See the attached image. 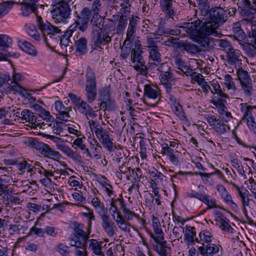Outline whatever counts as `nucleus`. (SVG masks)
Masks as SVG:
<instances>
[{
	"mask_svg": "<svg viewBox=\"0 0 256 256\" xmlns=\"http://www.w3.org/2000/svg\"><path fill=\"white\" fill-rule=\"evenodd\" d=\"M178 48L181 51H186L188 54L194 56L200 52L198 47L194 44L188 40H179Z\"/></svg>",
	"mask_w": 256,
	"mask_h": 256,
	"instance_id": "4468645a",
	"label": "nucleus"
},
{
	"mask_svg": "<svg viewBox=\"0 0 256 256\" xmlns=\"http://www.w3.org/2000/svg\"><path fill=\"white\" fill-rule=\"evenodd\" d=\"M26 32L29 36L37 41L40 40V36L35 26L31 25L26 28Z\"/></svg>",
	"mask_w": 256,
	"mask_h": 256,
	"instance_id": "4c0bfd02",
	"label": "nucleus"
},
{
	"mask_svg": "<svg viewBox=\"0 0 256 256\" xmlns=\"http://www.w3.org/2000/svg\"><path fill=\"white\" fill-rule=\"evenodd\" d=\"M94 208L96 210L100 218L108 215L107 208H105L104 205L102 202L96 206Z\"/></svg>",
	"mask_w": 256,
	"mask_h": 256,
	"instance_id": "864d4df0",
	"label": "nucleus"
},
{
	"mask_svg": "<svg viewBox=\"0 0 256 256\" xmlns=\"http://www.w3.org/2000/svg\"><path fill=\"white\" fill-rule=\"evenodd\" d=\"M126 44H124L122 48V53L120 56L122 57V59L126 58L130 54L132 53V49H131L130 46H126Z\"/></svg>",
	"mask_w": 256,
	"mask_h": 256,
	"instance_id": "4d7b16f0",
	"label": "nucleus"
},
{
	"mask_svg": "<svg viewBox=\"0 0 256 256\" xmlns=\"http://www.w3.org/2000/svg\"><path fill=\"white\" fill-rule=\"evenodd\" d=\"M20 114L22 120H24L26 122L32 124H35L36 121V117L29 110H24L20 112Z\"/></svg>",
	"mask_w": 256,
	"mask_h": 256,
	"instance_id": "bb28decb",
	"label": "nucleus"
},
{
	"mask_svg": "<svg viewBox=\"0 0 256 256\" xmlns=\"http://www.w3.org/2000/svg\"><path fill=\"white\" fill-rule=\"evenodd\" d=\"M26 142L30 146L38 150L39 152L44 157L49 158H60V156L58 152L54 151L48 144L39 142L35 138H28Z\"/></svg>",
	"mask_w": 256,
	"mask_h": 256,
	"instance_id": "423d86ee",
	"label": "nucleus"
},
{
	"mask_svg": "<svg viewBox=\"0 0 256 256\" xmlns=\"http://www.w3.org/2000/svg\"><path fill=\"white\" fill-rule=\"evenodd\" d=\"M237 4L242 12L245 11L246 9H253V6L249 0H238Z\"/></svg>",
	"mask_w": 256,
	"mask_h": 256,
	"instance_id": "37998d69",
	"label": "nucleus"
},
{
	"mask_svg": "<svg viewBox=\"0 0 256 256\" xmlns=\"http://www.w3.org/2000/svg\"><path fill=\"white\" fill-rule=\"evenodd\" d=\"M158 32L161 34L177 36L180 34L181 31L178 28L171 29L168 28H162L159 26L158 29Z\"/></svg>",
	"mask_w": 256,
	"mask_h": 256,
	"instance_id": "2f4dec72",
	"label": "nucleus"
},
{
	"mask_svg": "<svg viewBox=\"0 0 256 256\" xmlns=\"http://www.w3.org/2000/svg\"><path fill=\"white\" fill-rule=\"evenodd\" d=\"M200 11V14L202 16H206V18H210V6H206L203 7L198 8Z\"/></svg>",
	"mask_w": 256,
	"mask_h": 256,
	"instance_id": "774afa93",
	"label": "nucleus"
},
{
	"mask_svg": "<svg viewBox=\"0 0 256 256\" xmlns=\"http://www.w3.org/2000/svg\"><path fill=\"white\" fill-rule=\"evenodd\" d=\"M226 104H213L216 108H217L218 112L222 116L224 114V112L226 111Z\"/></svg>",
	"mask_w": 256,
	"mask_h": 256,
	"instance_id": "338daca9",
	"label": "nucleus"
},
{
	"mask_svg": "<svg viewBox=\"0 0 256 256\" xmlns=\"http://www.w3.org/2000/svg\"><path fill=\"white\" fill-rule=\"evenodd\" d=\"M218 46L226 52L232 48L230 42L227 40H218Z\"/></svg>",
	"mask_w": 256,
	"mask_h": 256,
	"instance_id": "8fccbe9b",
	"label": "nucleus"
},
{
	"mask_svg": "<svg viewBox=\"0 0 256 256\" xmlns=\"http://www.w3.org/2000/svg\"><path fill=\"white\" fill-rule=\"evenodd\" d=\"M240 106L241 110L244 113V118H246L247 120L254 118L252 115V111L254 108H256L255 106H247L246 103H242Z\"/></svg>",
	"mask_w": 256,
	"mask_h": 256,
	"instance_id": "7c9ffc66",
	"label": "nucleus"
},
{
	"mask_svg": "<svg viewBox=\"0 0 256 256\" xmlns=\"http://www.w3.org/2000/svg\"><path fill=\"white\" fill-rule=\"evenodd\" d=\"M228 95L225 93L218 96L214 95L212 98V104H227L226 99H228Z\"/></svg>",
	"mask_w": 256,
	"mask_h": 256,
	"instance_id": "ea45409f",
	"label": "nucleus"
},
{
	"mask_svg": "<svg viewBox=\"0 0 256 256\" xmlns=\"http://www.w3.org/2000/svg\"><path fill=\"white\" fill-rule=\"evenodd\" d=\"M77 28H78V24H72L62 35V38L70 40V37L72 36V34Z\"/></svg>",
	"mask_w": 256,
	"mask_h": 256,
	"instance_id": "603ef678",
	"label": "nucleus"
},
{
	"mask_svg": "<svg viewBox=\"0 0 256 256\" xmlns=\"http://www.w3.org/2000/svg\"><path fill=\"white\" fill-rule=\"evenodd\" d=\"M222 198L228 204L232 209L238 208V205L234 202L230 194L223 186H220L218 189Z\"/></svg>",
	"mask_w": 256,
	"mask_h": 256,
	"instance_id": "4be33fe9",
	"label": "nucleus"
},
{
	"mask_svg": "<svg viewBox=\"0 0 256 256\" xmlns=\"http://www.w3.org/2000/svg\"><path fill=\"white\" fill-rule=\"evenodd\" d=\"M205 194H200L199 192L192 190L190 192L186 193V196L190 198H196L202 202L204 196Z\"/></svg>",
	"mask_w": 256,
	"mask_h": 256,
	"instance_id": "13d9d810",
	"label": "nucleus"
},
{
	"mask_svg": "<svg viewBox=\"0 0 256 256\" xmlns=\"http://www.w3.org/2000/svg\"><path fill=\"white\" fill-rule=\"evenodd\" d=\"M102 226L109 236H112L114 234V223L108 215L102 216Z\"/></svg>",
	"mask_w": 256,
	"mask_h": 256,
	"instance_id": "a211bd4d",
	"label": "nucleus"
},
{
	"mask_svg": "<svg viewBox=\"0 0 256 256\" xmlns=\"http://www.w3.org/2000/svg\"><path fill=\"white\" fill-rule=\"evenodd\" d=\"M233 32L235 34V36L239 38L240 40H244L246 38V34L240 28H234Z\"/></svg>",
	"mask_w": 256,
	"mask_h": 256,
	"instance_id": "680f3d73",
	"label": "nucleus"
},
{
	"mask_svg": "<svg viewBox=\"0 0 256 256\" xmlns=\"http://www.w3.org/2000/svg\"><path fill=\"white\" fill-rule=\"evenodd\" d=\"M98 140L108 152H112L114 151V149L113 148L114 144L112 142V138L110 137L108 132L104 136H102V138H100Z\"/></svg>",
	"mask_w": 256,
	"mask_h": 256,
	"instance_id": "a878e982",
	"label": "nucleus"
},
{
	"mask_svg": "<svg viewBox=\"0 0 256 256\" xmlns=\"http://www.w3.org/2000/svg\"><path fill=\"white\" fill-rule=\"evenodd\" d=\"M128 18L126 15H122L120 16L116 28V32L118 34H122L127 26Z\"/></svg>",
	"mask_w": 256,
	"mask_h": 256,
	"instance_id": "c756f323",
	"label": "nucleus"
},
{
	"mask_svg": "<svg viewBox=\"0 0 256 256\" xmlns=\"http://www.w3.org/2000/svg\"><path fill=\"white\" fill-rule=\"evenodd\" d=\"M85 76L86 79L85 94L88 102L92 104L96 99L97 92L95 74L89 66L86 68Z\"/></svg>",
	"mask_w": 256,
	"mask_h": 256,
	"instance_id": "39448f33",
	"label": "nucleus"
},
{
	"mask_svg": "<svg viewBox=\"0 0 256 256\" xmlns=\"http://www.w3.org/2000/svg\"><path fill=\"white\" fill-rule=\"evenodd\" d=\"M140 45H135V48H132L130 60L133 63H136V64L134 66V68L139 72L140 74L145 75L147 74L148 68L145 65V62L142 56V54L144 53Z\"/></svg>",
	"mask_w": 256,
	"mask_h": 256,
	"instance_id": "6e6552de",
	"label": "nucleus"
},
{
	"mask_svg": "<svg viewBox=\"0 0 256 256\" xmlns=\"http://www.w3.org/2000/svg\"><path fill=\"white\" fill-rule=\"evenodd\" d=\"M224 80L225 82V85L228 90H235L236 89V85L232 80V78L230 74H226L224 76Z\"/></svg>",
	"mask_w": 256,
	"mask_h": 256,
	"instance_id": "c03bdc74",
	"label": "nucleus"
},
{
	"mask_svg": "<svg viewBox=\"0 0 256 256\" xmlns=\"http://www.w3.org/2000/svg\"><path fill=\"white\" fill-rule=\"evenodd\" d=\"M190 76L192 77V79L196 81L199 84H201L204 82V79L202 78L203 76L202 74L193 72Z\"/></svg>",
	"mask_w": 256,
	"mask_h": 256,
	"instance_id": "69168bd1",
	"label": "nucleus"
},
{
	"mask_svg": "<svg viewBox=\"0 0 256 256\" xmlns=\"http://www.w3.org/2000/svg\"><path fill=\"white\" fill-rule=\"evenodd\" d=\"M118 4L116 7L120 6L119 12L122 15L127 14L130 12L131 4L130 0H123L120 2H116Z\"/></svg>",
	"mask_w": 256,
	"mask_h": 256,
	"instance_id": "cd10ccee",
	"label": "nucleus"
},
{
	"mask_svg": "<svg viewBox=\"0 0 256 256\" xmlns=\"http://www.w3.org/2000/svg\"><path fill=\"white\" fill-rule=\"evenodd\" d=\"M92 12L90 10L87 8H84L78 16V20L74 24H78V28L80 31L84 32L88 28V24L91 18Z\"/></svg>",
	"mask_w": 256,
	"mask_h": 256,
	"instance_id": "9b49d317",
	"label": "nucleus"
},
{
	"mask_svg": "<svg viewBox=\"0 0 256 256\" xmlns=\"http://www.w3.org/2000/svg\"><path fill=\"white\" fill-rule=\"evenodd\" d=\"M184 240L188 245L193 244L195 242H200L199 239L196 237V228L194 226H186Z\"/></svg>",
	"mask_w": 256,
	"mask_h": 256,
	"instance_id": "f3484780",
	"label": "nucleus"
},
{
	"mask_svg": "<svg viewBox=\"0 0 256 256\" xmlns=\"http://www.w3.org/2000/svg\"><path fill=\"white\" fill-rule=\"evenodd\" d=\"M213 87V89L211 90V92L214 94H216V96L220 95L221 94H224L222 91L221 86L218 83H214L212 84Z\"/></svg>",
	"mask_w": 256,
	"mask_h": 256,
	"instance_id": "0e129e2a",
	"label": "nucleus"
},
{
	"mask_svg": "<svg viewBox=\"0 0 256 256\" xmlns=\"http://www.w3.org/2000/svg\"><path fill=\"white\" fill-rule=\"evenodd\" d=\"M100 25V23H99ZM91 48L92 50L102 48V46L108 45L112 41V37L107 32L102 31L100 26H94L91 34Z\"/></svg>",
	"mask_w": 256,
	"mask_h": 256,
	"instance_id": "20e7f679",
	"label": "nucleus"
},
{
	"mask_svg": "<svg viewBox=\"0 0 256 256\" xmlns=\"http://www.w3.org/2000/svg\"><path fill=\"white\" fill-rule=\"evenodd\" d=\"M144 95L148 98L156 100L160 96V90L156 85L146 84L144 86Z\"/></svg>",
	"mask_w": 256,
	"mask_h": 256,
	"instance_id": "dca6fc26",
	"label": "nucleus"
},
{
	"mask_svg": "<svg viewBox=\"0 0 256 256\" xmlns=\"http://www.w3.org/2000/svg\"><path fill=\"white\" fill-rule=\"evenodd\" d=\"M200 242L202 241L206 243H210L212 240V234L208 230H202L198 234Z\"/></svg>",
	"mask_w": 256,
	"mask_h": 256,
	"instance_id": "f704fd0d",
	"label": "nucleus"
},
{
	"mask_svg": "<svg viewBox=\"0 0 256 256\" xmlns=\"http://www.w3.org/2000/svg\"><path fill=\"white\" fill-rule=\"evenodd\" d=\"M203 200H202V202L206 204L208 208L206 209H212L214 208H218V206L216 204V200L215 198L211 197L210 196L205 194Z\"/></svg>",
	"mask_w": 256,
	"mask_h": 256,
	"instance_id": "72a5a7b5",
	"label": "nucleus"
},
{
	"mask_svg": "<svg viewBox=\"0 0 256 256\" xmlns=\"http://www.w3.org/2000/svg\"><path fill=\"white\" fill-rule=\"evenodd\" d=\"M239 195L240 196L242 203L244 206H248L250 204V199L248 198V194L246 192H242V191L240 190Z\"/></svg>",
	"mask_w": 256,
	"mask_h": 256,
	"instance_id": "bf43d9fd",
	"label": "nucleus"
},
{
	"mask_svg": "<svg viewBox=\"0 0 256 256\" xmlns=\"http://www.w3.org/2000/svg\"><path fill=\"white\" fill-rule=\"evenodd\" d=\"M18 46L25 52L33 56H36L37 51L35 47L30 42L26 41L19 42Z\"/></svg>",
	"mask_w": 256,
	"mask_h": 256,
	"instance_id": "b1692460",
	"label": "nucleus"
},
{
	"mask_svg": "<svg viewBox=\"0 0 256 256\" xmlns=\"http://www.w3.org/2000/svg\"><path fill=\"white\" fill-rule=\"evenodd\" d=\"M210 26L208 24L206 26L202 25L200 32L192 40L198 44L200 52L207 50L210 46H212L213 40L208 37L209 36L220 37L221 35L220 30L209 28Z\"/></svg>",
	"mask_w": 256,
	"mask_h": 256,
	"instance_id": "f03ea898",
	"label": "nucleus"
},
{
	"mask_svg": "<svg viewBox=\"0 0 256 256\" xmlns=\"http://www.w3.org/2000/svg\"><path fill=\"white\" fill-rule=\"evenodd\" d=\"M161 146L162 149L160 154L162 155L166 156V157L175 152L174 150L168 146V143L164 142L162 144Z\"/></svg>",
	"mask_w": 256,
	"mask_h": 256,
	"instance_id": "3c124183",
	"label": "nucleus"
},
{
	"mask_svg": "<svg viewBox=\"0 0 256 256\" xmlns=\"http://www.w3.org/2000/svg\"><path fill=\"white\" fill-rule=\"evenodd\" d=\"M12 42V38L6 34H0V47H4V51Z\"/></svg>",
	"mask_w": 256,
	"mask_h": 256,
	"instance_id": "c9c22d12",
	"label": "nucleus"
},
{
	"mask_svg": "<svg viewBox=\"0 0 256 256\" xmlns=\"http://www.w3.org/2000/svg\"><path fill=\"white\" fill-rule=\"evenodd\" d=\"M202 245L204 246V244H202ZM198 250L201 254L213 256L218 253L220 249L218 244L209 243L206 247L204 246L198 247Z\"/></svg>",
	"mask_w": 256,
	"mask_h": 256,
	"instance_id": "aec40b11",
	"label": "nucleus"
},
{
	"mask_svg": "<svg viewBox=\"0 0 256 256\" xmlns=\"http://www.w3.org/2000/svg\"><path fill=\"white\" fill-rule=\"evenodd\" d=\"M71 12L68 4L66 1H62L57 4L52 10V17L56 24L65 23L69 18Z\"/></svg>",
	"mask_w": 256,
	"mask_h": 256,
	"instance_id": "0eeeda50",
	"label": "nucleus"
},
{
	"mask_svg": "<svg viewBox=\"0 0 256 256\" xmlns=\"http://www.w3.org/2000/svg\"><path fill=\"white\" fill-rule=\"evenodd\" d=\"M226 12L220 7H215L210 9V18L204 19L202 26L210 25L209 28L219 30L218 28L226 20Z\"/></svg>",
	"mask_w": 256,
	"mask_h": 256,
	"instance_id": "7ed1b4c3",
	"label": "nucleus"
},
{
	"mask_svg": "<svg viewBox=\"0 0 256 256\" xmlns=\"http://www.w3.org/2000/svg\"><path fill=\"white\" fill-rule=\"evenodd\" d=\"M208 124L212 128L215 132L220 134H222L230 130V126L224 124L223 120L217 118L214 115H209L205 118Z\"/></svg>",
	"mask_w": 256,
	"mask_h": 256,
	"instance_id": "9d476101",
	"label": "nucleus"
},
{
	"mask_svg": "<svg viewBox=\"0 0 256 256\" xmlns=\"http://www.w3.org/2000/svg\"><path fill=\"white\" fill-rule=\"evenodd\" d=\"M39 0H23L22 2L21 10L24 16H28L32 12L36 14Z\"/></svg>",
	"mask_w": 256,
	"mask_h": 256,
	"instance_id": "f8f14e48",
	"label": "nucleus"
},
{
	"mask_svg": "<svg viewBox=\"0 0 256 256\" xmlns=\"http://www.w3.org/2000/svg\"><path fill=\"white\" fill-rule=\"evenodd\" d=\"M36 24L42 32L44 42L49 48L52 46H56L59 43L60 36L58 34L62 33L58 27L54 26L48 21L44 22L41 16H38L36 20Z\"/></svg>",
	"mask_w": 256,
	"mask_h": 256,
	"instance_id": "f257e3e1",
	"label": "nucleus"
},
{
	"mask_svg": "<svg viewBox=\"0 0 256 256\" xmlns=\"http://www.w3.org/2000/svg\"><path fill=\"white\" fill-rule=\"evenodd\" d=\"M110 208H109V210L112 216L113 217V218L114 220L115 216L114 214L116 212H119L118 206H120V208L123 210V208H124L126 206L124 200L122 198H112L110 201Z\"/></svg>",
	"mask_w": 256,
	"mask_h": 256,
	"instance_id": "412c9836",
	"label": "nucleus"
},
{
	"mask_svg": "<svg viewBox=\"0 0 256 256\" xmlns=\"http://www.w3.org/2000/svg\"><path fill=\"white\" fill-rule=\"evenodd\" d=\"M204 22L198 18L193 22L184 23L183 26H178L186 32L189 38L193 40L201 31V26Z\"/></svg>",
	"mask_w": 256,
	"mask_h": 256,
	"instance_id": "1a4fd4ad",
	"label": "nucleus"
},
{
	"mask_svg": "<svg viewBox=\"0 0 256 256\" xmlns=\"http://www.w3.org/2000/svg\"><path fill=\"white\" fill-rule=\"evenodd\" d=\"M76 53L78 56L84 55L88 52V40L84 37L74 36V37Z\"/></svg>",
	"mask_w": 256,
	"mask_h": 256,
	"instance_id": "ddd939ff",
	"label": "nucleus"
},
{
	"mask_svg": "<svg viewBox=\"0 0 256 256\" xmlns=\"http://www.w3.org/2000/svg\"><path fill=\"white\" fill-rule=\"evenodd\" d=\"M154 232L156 236L152 235L151 237L154 239L155 242L160 246H164L166 243V240H164V233L162 232L161 228H155Z\"/></svg>",
	"mask_w": 256,
	"mask_h": 256,
	"instance_id": "c85d7f7f",
	"label": "nucleus"
},
{
	"mask_svg": "<svg viewBox=\"0 0 256 256\" xmlns=\"http://www.w3.org/2000/svg\"><path fill=\"white\" fill-rule=\"evenodd\" d=\"M58 148L64 152L68 156L70 157L74 152L69 146L64 144L58 145Z\"/></svg>",
	"mask_w": 256,
	"mask_h": 256,
	"instance_id": "e2e57ef3",
	"label": "nucleus"
},
{
	"mask_svg": "<svg viewBox=\"0 0 256 256\" xmlns=\"http://www.w3.org/2000/svg\"><path fill=\"white\" fill-rule=\"evenodd\" d=\"M74 232V235L76 238H82V240L85 242H86L89 238V234H86V232L82 230V228H77V230H75Z\"/></svg>",
	"mask_w": 256,
	"mask_h": 256,
	"instance_id": "a18cd8bd",
	"label": "nucleus"
},
{
	"mask_svg": "<svg viewBox=\"0 0 256 256\" xmlns=\"http://www.w3.org/2000/svg\"><path fill=\"white\" fill-rule=\"evenodd\" d=\"M226 53L227 54V62L228 64L232 66L236 65V61L241 54L239 50L232 48L226 52Z\"/></svg>",
	"mask_w": 256,
	"mask_h": 256,
	"instance_id": "5701e85b",
	"label": "nucleus"
},
{
	"mask_svg": "<svg viewBox=\"0 0 256 256\" xmlns=\"http://www.w3.org/2000/svg\"><path fill=\"white\" fill-rule=\"evenodd\" d=\"M111 98L110 90L108 87H104L102 88L100 92V100H108Z\"/></svg>",
	"mask_w": 256,
	"mask_h": 256,
	"instance_id": "de8ad7c7",
	"label": "nucleus"
},
{
	"mask_svg": "<svg viewBox=\"0 0 256 256\" xmlns=\"http://www.w3.org/2000/svg\"><path fill=\"white\" fill-rule=\"evenodd\" d=\"M175 78H172L169 79L162 80L161 82L164 86L166 92L170 93L172 91V86L174 85Z\"/></svg>",
	"mask_w": 256,
	"mask_h": 256,
	"instance_id": "79ce46f5",
	"label": "nucleus"
},
{
	"mask_svg": "<svg viewBox=\"0 0 256 256\" xmlns=\"http://www.w3.org/2000/svg\"><path fill=\"white\" fill-rule=\"evenodd\" d=\"M150 57L152 60L154 61V63H152V64L158 66L159 64H160V68L166 65V63H161V54L158 52V48H152L150 50Z\"/></svg>",
	"mask_w": 256,
	"mask_h": 256,
	"instance_id": "393cba45",
	"label": "nucleus"
},
{
	"mask_svg": "<svg viewBox=\"0 0 256 256\" xmlns=\"http://www.w3.org/2000/svg\"><path fill=\"white\" fill-rule=\"evenodd\" d=\"M237 74L240 83L252 81V79L248 72L244 70L242 68L238 69Z\"/></svg>",
	"mask_w": 256,
	"mask_h": 256,
	"instance_id": "473e14b6",
	"label": "nucleus"
},
{
	"mask_svg": "<svg viewBox=\"0 0 256 256\" xmlns=\"http://www.w3.org/2000/svg\"><path fill=\"white\" fill-rule=\"evenodd\" d=\"M122 212L124 213L125 218H126L128 220H132L134 217H136L138 218H140L138 216L128 209L126 206L124 208H123Z\"/></svg>",
	"mask_w": 256,
	"mask_h": 256,
	"instance_id": "6e6d98bb",
	"label": "nucleus"
},
{
	"mask_svg": "<svg viewBox=\"0 0 256 256\" xmlns=\"http://www.w3.org/2000/svg\"><path fill=\"white\" fill-rule=\"evenodd\" d=\"M13 4L8 1L0 4V18L8 13L12 8Z\"/></svg>",
	"mask_w": 256,
	"mask_h": 256,
	"instance_id": "e433bc0d",
	"label": "nucleus"
},
{
	"mask_svg": "<svg viewBox=\"0 0 256 256\" xmlns=\"http://www.w3.org/2000/svg\"><path fill=\"white\" fill-rule=\"evenodd\" d=\"M167 158L174 166H177L179 164V156L178 151H175L172 154L167 156Z\"/></svg>",
	"mask_w": 256,
	"mask_h": 256,
	"instance_id": "5fc2aeb1",
	"label": "nucleus"
},
{
	"mask_svg": "<svg viewBox=\"0 0 256 256\" xmlns=\"http://www.w3.org/2000/svg\"><path fill=\"white\" fill-rule=\"evenodd\" d=\"M90 248L95 254H98L102 252V247L98 240L95 239H91L90 240Z\"/></svg>",
	"mask_w": 256,
	"mask_h": 256,
	"instance_id": "58836bf2",
	"label": "nucleus"
},
{
	"mask_svg": "<svg viewBox=\"0 0 256 256\" xmlns=\"http://www.w3.org/2000/svg\"><path fill=\"white\" fill-rule=\"evenodd\" d=\"M137 18H134L133 16L130 18V23L126 32V38L124 42V44H129L134 38L133 35L138 22Z\"/></svg>",
	"mask_w": 256,
	"mask_h": 256,
	"instance_id": "6ab92c4d",
	"label": "nucleus"
},
{
	"mask_svg": "<svg viewBox=\"0 0 256 256\" xmlns=\"http://www.w3.org/2000/svg\"><path fill=\"white\" fill-rule=\"evenodd\" d=\"M242 90H244V94L246 96L250 97L252 95V90H253L252 84V81L240 83Z\"/></svg>",
	"mask_w": 256,
	"mask_h": 256,
	"instance_id": "a19ab883",
	"label": "nucleus"
},
{
	"mask_svg": "<svg viewBox=\"0 0 256 256\" xmlns=\"http://www.w3.org/2000/svg\"><path fill=\"white\" fill-rule=\"evenodd\" d=\"M56 250L62 256H67L70 253L69 247L63 244H60L57 246Z\"/></svg>",
	"mask_w": 256,
	"mask_h": 256,
	"instance_id": "49530a36",
	"label": "nucleus"
},
{
	"mask_svg": "<svg viewBox=\"0 0 256 256\" xmlns=\"http://www.w3.org/2000/svg\"><path fill=\"white\" fill-rule=\"evenodd\" d=\"M64 124L62 122H56L54 124L53 132L57 134L60 135V132H62L63 128L62 126Z\"/></svg>",
	"mask_w": 256,
	"mask_h": 256,
	"instance_id": "052dcab7",
	"label": "nucleus"
},
{
	"mask_svg": "<svg viewBox=\"0 0 256 256\" xmlns=\"http://www.w3.org/2000/svg\"><path fill=\"white\" fill-rule=\"evenodd\" d=\"M80 102V104H77L78 106L76 108L80 113L87 116L88 118V116L92 118L97 116L96 111L94 110L87 102L84 100Z\"/></svg>",
	"mask_w": 256,
	"mask_h": 256,
	"instance_id": "2eb2a0df",
	"label": "nucleus"
},
{
	"mask_svg": "<svg viewBox=\"0 0 256 256\" xmlns=\"http://www.w3.org/2000/svg\"><path fill=\"white\" fill-rule=\"evenodd\" d=\"M96 127L97 128H95L94 130V132L98 140L100 138H102V136L106 134L108 132L100 124H98Z\"/></svg>",
	"mask_w": 256,
	"mask_h": 256,
	"instance_id": "09e8293b",
	"label": "nucleus"
}]
</instances>
